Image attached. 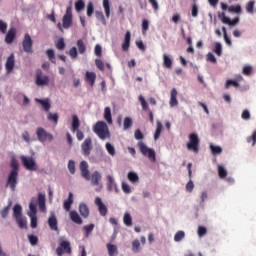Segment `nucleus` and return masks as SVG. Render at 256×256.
<instances>
[{
    "label": "nucleus",
    "mask_w": 256,
    "mask_h": 256,
    "mask_svg": "<svg viewBox=\"0 0 256 256\" xmlns=\"http://www.w3.org/2000/svg\"><path fill=\"white\" fill-rule=\"evenodd\" d=\"M94 133H96L99 139L105 141V139H109L111 134L109 133V126L104 121H98L94 126Z\"/></svg>",
    "instance_id": "obj_1"
},
{
    "label": "nucleus",
    "mask_w": 256,
    "mask_h": 256,
    "mask_svg": "<svg viewBox=\"0 0 256 256\" xmlns=\"http://www.w3.org/2000/svg\"><path fill=\"white\" fill-rule=\"evenodd\" d=\"M137 145L139 147L140 153L144 157H148V159H150L152 163H155V161H157L155 150L153 148L147 147V145L143 141L138 142Z\"/></svg>",
    "instance_id": "obj_2"
},
{
    "label": "nucleus",
    "mask_w": 256,
    "mask_h": 256,
    "mask_svg": "<svg viewBox=\"0 0 256 256\" xmlns=\"http://www.w3.org/2000/svg\"><path fill=\"white\" fill-rule=\"evenodd\" d=\"M22 165L27 169V171H37L39 167L37 166V162H35V159L33 157L29 156H21L20 157Z\"/></svg>",
    "instance_id": "obj_3"
},
{
    "label": "nucleus",
    "mask_w": 256,
    "mask_h": 256,
    "mask_svg": "<svg viewBox=\"0 0 256 256\" xmlns=\"http://www.w3.org/2000/svg\"><path fill=\"white\" fill-rule=\"evenodd\" d=\"M35 84L37 87H47L49 85V76L44 75L41 69L36 71Z\"/></svg>",
    "instance_id": "obj_4"
},
{
    "label": "nucleus",
    "mask_w": 256,
    "mask_h": 256,
    "mask_svg": "<svg viewBox=\"0 0 256 256\" xmlns=\"http://www.w3.org/2000/svg\"><path fill=\"white\" fill-rule=\"evenodd\" d=\"M188 151H194V153H199V136L196 133L189 135V142L187 143Z\"/></svg>",
    "instance_id": "obj_5"
},
{
    "label": "nucleus",
    "mask_w": 256,
    "mask_h": 256,
    "mask_svg": "<svg viewBox=\"0 0 256 256\" xmlns=\"http://www.w3.org/2000/svg\"><path fill=\"white\" fill-rule=\"evenodd\" d=\"M71 242L67 240H62L59 243V246L56 249V253L58 256H63V254L67 253L68 255H71Z\"/></svg>",
    "instance_id": "obj_6"
},
{
    "label": "nucleus",
    "mask_w": 256,
    "mask_h": 256,
    "mask_svg": "<svg viewBox=\"0 0 256 256\" xmlns=\"http://www.w3.org/2000/svg\"><path fill=\"white\" fill-rule=\"evenodd\" d=\"M36 135L40 143H45V141H53V134L48 133L43 127L37 128Z\"/></svg>",
    "instance_id": "obj_7"
},
{
    "label": "nucleus",
    "mask_w": 256,
    "mask_h": 256,
    "mask_svg": "<svg viewBox=\"0 0 256 256\" xmlns=\"http://www.w3.org/2000/svg\"><path fill=\"white\" fill-rule=\"evenodd\" d=\"M18 177H19V172H16V171H11L10 174L8 175L6 187H9L11 191H15V189L17 188Z\"/></svg>",
    "instance_id": "obj_8"
},
{
    "label": "nucleus",
    "mask_w": 256,
    "mask_h": 256,
    "mask_svg": "<svg viewBox=\"0 0 256 256\" xmlns=\"http://www.w3.org/2000/svg\"><path fill=\"white\" fill-rule=\"evenodd\" d=\"M81 149L82 155H84L85 157H89L93 149V140H91V138H86L81 144Z\"/></svg>",
    "instance_id": "obj_9"
},
{
    "label": "nucleus",
    "mask_w": 256,
    "mask_h": 256,
    "mask_svg": "<svg viewBox=\"0 0 256 256\" xmlns=\"http://www.w3.org/2000/svg\"><path fill=\"white\" fill-rule=\"evenodd\" d=\"M23 51L25 53H33V39H31V35L25 34L24 39L22 41Z\"/></svg>",
    "instance_id": "obj_10"
},
{
    "label": "nucleus",
    "mask_w": 256,
    "mask_h": 256,
    "mask_svg": "<svg viewBox=\"0 0 256 256\" xmlns=\"http://www.w3.org/2000/svg\"><path fill=\"white\" fill-rule=\"evenodd\" d=\"M218 17L224 25H229L230 27H235L237 23H239V17L234 18L233 20H230L229 17L225 16V12L219 13Z\"/></svg>",
    "instance_id": "obj_11"
},
{
    "label": "nucleus",
    "mask_w": 256,
    "mask_h": 256,
    "mask_svg": "<svg viewBox=\"0 0 256 256\" xmlns=\"http://www.w3.org/2000/svg\"><path fill=\"white\" fill-rule=\"evenodd\" d=\"M73 25V18L70 16H63L62 25L61 22L57 24L59 31L63 33V29H69Z\"/></svg>",
    "instance_id": "obj_12"
},
{
    "label": "nucleus",
    "mask_w": 256,
    "mask_h": 256,
    "mask_svg": "<svg viewBox=\"0 0 256 256\" xmlns=\"http://www.w3.org/2000/svg\"><path fill=\"white\" fill-rule=\"evenodd\" d=\"M16 37H17V28L12 27L8 30V32H6L4 41L7 45H11V43L15 41Z\"/></svg>",
    "instance_id": "obj_13"
},
{
    "label": "nucleus",
    "mask_w": 256,
    "mask_h": 256,
    "mask_svg": "<svg viewBox=\"0 0 256 256\" xmlns=\"http://www.w3.org/2000/svg\"><path fill=\"white\" fill-rule=\"evenodd\" d=\"M80 171L82 177L86 179V181H89V179H91V174L89 173V164L87 163V161L83 160L82 162H80Z\"/></svg>",
    "instance_id": "obj_14"
},
{
    "label": "nucleus",
    "mask_w": 256,
    "mask_h": 256,
    "mask_svg": "<svg viewBox=\"0 0 256 256\" xmlns=\"http://www.w3.org/2000/svg\"><path fill=\"white\" fill-rule=\"evenodd\" d=\"M95 205L98 207V211L102 217H105L107 215V206L103 204V200L101 198L96 197L94 201Z\"/></svg>",
    "instance_id": "obj_15"
},
{
    "label": "nucleus",
    "mask_w": 256,
    "mask_h": 256,
    "mask_svg": "<svg viewBox=\"0 0 256 256\" xmlns=\"http://www.w3.org/2000/svg\"><path fill=\"white\" fill-rule=\"evenodd\" d=\"M101 173L99 171H94L91 176L89 181H91V185H93V187H99V185H101Z\"/></svg>",
    "instance_id": "obj_16"
},
{
    "label": "nucleus",
    "mask_w": 256,
    "mask_h": 256,
    "mask_svg": "<svg viewBox=\"0 0 256 256\" xmlns=\"http://www.w3.org/2000/svg\"><path fill=\"white\" fill-rule=\"evenodd\" d=\"M6 71L7 73H11L13 69H15V54H11L6 61Z\"/></svg>",
    "instance_id": "obj_17"
},
{
    "label": "nucleus",
    "mask_w": 256,
    "mask_h": 256,
    "mask_svg": "<svg viewBox=\"0 0 256 256\" xmlns=\"http://www.w3.org/2000/svg\"><path fill=\"white\" fill-rule=\"evenodd\" d=\"M107 181L108 191H115L116 193H119V188L117 187V183H115L113 176H107Z\"/></svg>",
    "instance_id": "obj_18"
},
{
    "label": "nucleus",
    "mask_w": 256,
    "mask_h": 256,
    "mask_svg": "<svg viewBox=\"0 0 256 256\" xmlns=\"http://www.w3.org/2000/svg\"><path fill=\"white\" fill-rule=\"evenodd\" d=\"M69 215L73 223H76V225H83V219H81V216H79V213H77V211L72 210L69 212Z\"/></svg>",
    "instance_id": "obj_19"
},
{
    "label": "nucleus",
    "mask_w": 256,
    "mask_h": 256,
    "mask_svg": "<svg viewBox=\"0 0 256 256\" xmlns=\"http://www.w3.org/2000/svg\"><path fill=\"white\" fill-rule=\"evenodd\" d=\"M97 79V74L95 72L87 71L85 74V81L86 83L90 84V87H93L95 85V80Z\"/></svg>",
    "instance_id": "obj_20"
},
{
    "label": "nucleus",
    "mask_w": 256,
    "mask_h": 256,
    "mask_svg": "<svg viewBox=\"0 0 256 256\" xmlns=\"http://www.w3.org/2000/svg\"><path fill=\"white\" fill-rule=\"evenodd\" d=\"M73 202H74L73 193L69 192L68 198L64 200L63 209L67 212L71 211V205L73 204Z\"/></svg>",
    "instance_id": "obj_21"
},
{
    "label": "nucleus",
    "mask_w": 256,
    "mask_h": 256,
    "mask_svg": "<svg viewBox=\"0 0 256 256\" xmlns=\"http://www.w3.org/2000/svg\"><path fill=\"white\" fill-rule=\"evenodd\" d=\"M48 225L52 231H59V227L57 226V217H55V214H51L48 218Z\"/></svg>",
    "instance_id": "obj_22"
},
{
    "label": "nucleus",
    "mask_w": 256,
    "mask_h": 256,
    "mask_svg": "<svg viewBox=\"0 0 256 256\" xmlns=\"http://www.w3.org/2000/svg\"><path fill=\"white\" fill-rule=\"evenodd\" d=\"M106 247H107V251H108V255L109 256H117V255H119V250L117 248V245L111 244V243H107Z\"/></svg>",
    "instance_id": "obj_23"
},
{
    "label": "nucleus",
    "mask_w": 256,
    "mask_h": 256,
    "mask_svg": "<svg viewBox=\"0 0 256 256\" xmlns=\"http://www.w3.org/2000/svg\"><path fill=\"white\" fill-rule=\"evenodd\" d=\"M79 213L84 219H87V217H89V207L87 206V204L81 203L79 205Z\"/></svg>",
    "instance_id": "obj_24"
},
{
    "label": "nucleus",
    "mask_w": 256,
    "mask_h": 256,
    "mask_svg": "<svg viewBox=\"0 0 256 256\" xmlns=\"http://www.w3.org/2000/svg\"><path fill=\"white\" fill-rule=\"evenodd\" d=\"M130 45H131V32L127 31L125 34L124 43L122 44V50L129 51Z\"/></svg>",
    "instance_id": "obj_25"
},
{
    "label": "nucleus",
    "mask_w": 256,
    "mask_h": 256,
    "mask_svg": "<svg viewBox=\"0 0 256 256\" xmlns=\"http://www.w3.org/2000/svg\"><path fill=\"white\" fill-rule=\"evenodd\" d=\"M30 211L28 212L29 217L37 216V205L35 204V198H32L29 204Z\"/></svg>",
    "instance_id": "obj_26"
},
{
    "label": "nucleus",
    "mask_w": 256,
    "mask_h": 256,
    "mask_svg": "<svg viewBox=\"0 0 256 256\" xmlns=\"http://www.w3.org/2000/svg\"><path fill=\"white\" fill-rule=\"evenodd\" d=\"M35 101L36 103H40V105H42L46 113H49V109H51V103H49V100H42V99L36 98Z\"/></svg>",
    "instance_id": "obj_27"
},
{
    "label": "nucleus",
    "mask_w": 256,
    "mask_h": 256,
    "mask_svg": "<svg viewBox=\"0 0 256 256\" xmlns=\"http://www.w3.org/2000/svg\"><path fill=\"white\" fill-rule=\"evenodd\" d=\"M13 217L15 219L19 218V217H23V208L21 207V205L16 204L13 208Z\"/></svg>",
    "instance_id": "obj_28"
},
{
    "label": "nucleus",
    "mask_w": 256,
    "mask_h": 256,
    "mask_svg": "<svg viewBox=\"0 0 256 256\" xmlns=\"http://www.w3.org/2000/svg\"><path fill=\"white\" fill-rule=\"evenodd\" d=\"M179 104L177 101V90L174 88L171 90V96H170V106L175 107Z\"/></svg>",
    "instance_id": "obj_29"
},
{
    "label": "nucleus",
    "mask_w": 256,
    "mask_h": 256,
    "mask_svg": "<svg viewBox=\"0 0 256 256\" xmlns=\"http://www.w3.org/2000/svg\"><path fill=\"white\" fill-rule=\"evenodd\" d=\"M76 45L78 47L80 55L85 54V52L87 51V46L85 45V42H83V39L77 40Z\"/></svg>",
    "instance_id": "obj_30"
},
{
    "label": "nucleus",
    "mask_w": 256,
    "mask_h": 256,
    "mask_svg": "<svg viewBox=\"0 0 256 256\" xmlns=\"http://www.w3.org/2000/svg\"><path fill=\"white\" fill-rule=\"evenodd\" d=\"M16 219V223L20 229H27V218H23V216H20Z\"/></svg>",
    "instance_id": "obj_31"
},
{
    "label": "nucleus",
    "mask_w": 256,
    "mask_h": 256,
    "mask_svg": "<svg viewBox=\"0 0 256 256\" xmlns=\"http://www.w3.org/2000/svg\"><path fill=\"white\" fill-rule=\"evenodd\" d=\"M104 119H105V121H107V123L109 125H111V123H113V118L111 117V108L110 107H106L104 109Z\"/></svg>",
    "instance_id": "obj_32"
},
{
    "label": "nucleus",
    "mask_w": 256,
    "mask_h": 256,
    "mask_svg": "<svg viewBox=\"0 0 256 256\" xmlns=\"http://www.w3.org/2000/svg\"><path fill=\"white\" fill-rule=\"evenodd\" d=\"M163 65L166 67V69H171L173 67V60L167 55H163Z\"/></svg>",
    "instance_id": "obj_33"
},
{
    "label": "nucleus",
    "mask_w": 256,
    "mask_h": 256,
    "mask_svg": "<svg viewBox=\"0 0 256 256\" xmlns=\"http://www.w3.org/2000/svg\"><path fill=\"white\" fill-rule=\"evenodd\" d=\"M80 122L79 117L77 115L72 116V132L75 133V131L79 130Z\"/></svg>",
    "instance_id": "obj_34"
},
{
    "label": "nucleus",
    "mask_w": 256,
    "mask_h": 256,
    "mask_svg": "<svg viewBox=\"0 0 256 256\" xmlns=\"http://www.w3.org/2000/svg\"><path fill=\"white\" fill-rule=\"evenodd\" d=\"M161 131H163V124H161V121H157V128L154 133V140L157 141L159 137H161Z\"/></svg>",
    "instance_id": "obj_35"
},
{
    "label": "nucleus",
    "mask_w": 256,
    "mask_h": 256,
    "mask_svg": "<svg viewBox=\"0 0 256 256\" xmlns=\"http://www.w3.org/2000/svg\"><path fill=\"white\" fill-rule=\"evenodd\" d=\"M38 207L40 211H45V195H38Z\"/></svg>",
    "instance_id": "obj_36"
},
{
    "label": "nucleus",
    "mask_w": 256,
    "mask_h": 256,
    "mask_svg": "<svg viewBox=\"0 0 256 256\" xmlns=\"http://www.w3.org/2000/svg\"><path fill=\"white\" fill-rule=\"evenodd\" d=\"M246 11L247 13H249L250 15H253L254 11H255V0H250L247 4H246Z\"/></svg>",
    "instance_id": "obj_37"
},
{
    "label": "nucleus",
    "mask_w": 256,
    "mask_h": 256,
    "mask_svg": "<svg viewBox=\"0 0 256 256\" xmlns=\"http://www.w3.org/2000/svg\"><path fill=\"white\" fill-rule=\"evenodd\" d=\"M103 7H104L105 15L107 19H109V17L111 16V7L109 5V0H103Z\"/></svg>",
    "instance_id": "obj_38"
},
{
    "label": "nucleus",
    "mask_w": 256,
    "mask_h": 256,
    "mask_svg": "<svg viewBox=\"0 0 256 256\" xmlns=\"http://www.w3.org/2000/svg\"><path fill=\"white\" fill-rule=\"evenodd\" d=\"M183 239H185V232L183 230L176 232V234L174 235V241L176 243H179L183 241Z\"/></svg>",
    "instance_id": "obj_39"
},
{
    "label": "nucleus",
    "mask_w": 256,
    "mask_h": 256,
    "mask_svg": "<svg viewBox=\"0 0 256 256\" xmlns=\"http://www.w3.org/2000/svg\"><path fill=\"white\" fill-rule=\"evenodd\" d=\"M128 180L130 183H139V176L135 172H129Z\"/></svg>",
    "instance_id": "obj_40"
},
{
    "label": "nucleus",
    "mask_w": 256,
    "mask_h": 256,
    "mask_svg": "<svg viewBox=\"0 0 256 256\" xmlns=\"http://www.w3.org/2000/svg\"><path fill=\"white\" fill-rule=\"evenodd\" d=\"M85 9V2L83 0H78L75 2V10L77 13H81Z\"/></svg>",
    "instance_id": "obj_41"
},
{
    "label": "nucleus",
    "mask_w": 256,
    "mask_h": 256,
    "mask_svg": "<svg viewBox=\"0 0 256 256\" xmlns=\"http://www.w3.org/2000/svg\"><path fill=\"white\" fill-rule=\"evenodd\" d=\"M123 221L126 227H131V225H133V219L131 218V214L129 213L124 214Z\"/></svg>",
    "instance_id": "obj_42"
},
{
    "label": "nucleus",
    "mask_w": 256,
    "mask_h": 256,
    "mask_svg": "<svg viewBox=\"0 0 256 256\" xmlns=\"http://www.w3.org/2000/svg\"><path fill=\"white\" fill-rule=\"evenodd\" d=\"M9 211H11V203L3 208V210L0 211V215L2 219H7V215H9Z\"/></svg>",
    "instance_id": "obj_43"
},
{
    "label": "nucleus",
    "mask_w": 256,
    "mask_h": 256,
    "mask_svg": "<svg viewBox=\"0 0 256 256\" xmlns=\"http://www.w3.org/2000/svg\"><path fill=\"white\" fill-rule=\"evenodd\" d=\"M95 229V224H90L84 226V231H85V237H89L91 233H93V230Z\"/></svg>",
    "instance_id": "obj_44"
},
{
    "label": "nucleus",
    "mask_w": 256,
    "mask_h": 256,
    "mask_svg": "<svg viewBox=\"0 0 256 256\" xmlns=\"http://www.w3.org/2000/svg\"><path fill=\"white\" fill-rule=\"evenodd\" d=\"M95 15L98 21H100L103 25H107V21L105 20V15H103V12L96 11Z\"/></svg>",
    "instance_id": "obj_45"
},
{
    "label": "nucleus",
    "mask_w": 256,
    "mask_h": 256,
    "mask_svg": "<svg viewBox=\"0 0 256 256\" xmlns=\"http://www.w3.org/2000/svg\"><path fill=\"white\" fill-rule=\"evenodd\" d=\"M214 53H216L218 57H221V55H223V47L221 46V43H215Z\"/></svg>",
    "instance_id": "obj_46"
},
{
    "label": "nucleus",
    "mask_w": 256,
    "mask_h": 256,
    "mask_svg": "<svg viewBox=\"0 0 256 256\" xmlns=\"http://www.w3.org/2000/svg\"><path fill=\"white\" fill-rule=\"evenodd\" d=\"M28 240L30 245H32V247H35V245H37V243H39V238L33 234L28 235Z\"/></svg>",
    "instance_id": "obj_47"
},
{
    "label": "nucleus",
    "mask_w": 256,
    "mask_h": 256,
    "mask_svg": "<svg viewBox=\"0 0 256 256\" xmlns=\"http://www.w3.org/2000/svg\"><path fill=\"white\" fill-rule=\"evenodd\" d=\"M48 121H53L56 125L59 123V115L57 113H48Z\"/></svg>",
    "instance_id": "obj_48"
},
{
    "label": "nucleus",
    "mask_w": 256,
    "mask_h": 256,
    "mask_svg": "<svg viewBox=\"0 0 256 256\" xmlns=\"http://www.w3.org/2000/svg\"><path fill=\"white\" fill-rule=\"evenodd\" d=\"M10 167L12 168V171H15L16 173H19V162L17 161V159L12 158L11 163H10Z\"/></svg>",
    "instance_id": "obj_49"
},
{
    "label": "nucleus",
    "mask_w": 256,
    "mask_h": 256,
    "mask_svg": "<svg viewBox=\"0 0 256 256\" xmlns=\"http://www.w3.org/2000/svg\"><path fill=\"white\" fill-rule=\"evenodd\" d=\"M46 55H47L49 61H51V63H56L55 62V51H53V49H48L46 51Z\"/></svg>",
    "instance_id": "obj_50"
},
{
    "label": "nucleus",
    "mask_w": 256,
    "mask_h": 256,
    "mask_svg": "<svg viewBox=\"0 0 256 256\" xmlns=\"http://www.w3.org/2000/svg\"><path fill=\"white\" fill-rule=\"evenodd\" d=\"M228 11L229 13H241L243 9L241 8V5H236V6H229Z\"/></svg>",
    "instance_id": "obj_51"
},
{
    "label": "nucleus",
    "mask_w": 256,
    "mask_h": 256,
    "mask_svg": "<svg viewBox=\"0 0 256 256\" xmlns=\"http://www.w3.org/2000/svg\"><path fill=\"white\" fill-rule=\"evenodd\" d=\"M56 48L59 51H63V49H65V39L59 38L58 41L56 42Z\"/></svg>",
    "instance_id": "obj_52"
},
{
    "label": "nucleus",
    "mask_w": 256,
    "mask_h": 256,
    "mask_svg": "<svg viewBox=\"0 0 256 256\" xmlns=\"http://www.w3.org/2000/svg\"><path fill=\"white\" fill-rule=\"evenodd\" d=\"M246 141H247V143H251L252 147H255V144H256V130L252 133L251 136L247 137Z\"/></svg>",
    "instance_id": "obj_53"
},
{
    "label": "nucleus",
    "mask_w": 256,
    "mask_h": 256,
    "mask_svg": "<svg viewBox=\"0 0 256 256\" xmlns=\"http://www.w3.org/2000/svg\"><path fill=\"white\" fill-rule=\"evenodd\" d=\"M95 65L99 71H105V63L101 59H96L95 60Z\"/></svg>",
    "instance_id": "obj_54"
},
{
    "label": "nucleus",
    "mask_w": 256,
    "mask_h": 256,
    "mask_svg": "<svg viewBox=\"0 0 256 256\" xmlns=\"http://www.w3.org/2000/svg\"><path fill=\"white\" fill-rule=\"evenodd\" d=\"M218 175L220 179H225L227 177V170L223 166H218Z\"/></svg>",
    "instance_id": "obj_55"
},
{
    "label": "nucleus",
    "mask_w": 256,
    "mask_h": 256,
    "mask_svg": "<svg viewBox=\"0 0 256 256\" xmlns=\"http://www.w3.org/2000/svg\"><path fill=\"white\" fill-rule=\"evenodd\" d=\"M139 247H141V242H139V239H135L132 242V250L134 251V253H138Z\"/></svg>",
    "instance_id": "obj_56"
},
{
    "label": "nucleus",
    "mask_w": 256,
    "mask_h": 256,
    "mask_svg": "<svg viewBox=\"0 0 256 256\" xmlns=\"http://www.w3.org/2000/svg\"><path fill=\"white\" fill-rule=\"evenodd\" d=\"M94 11H95V8L93 6V2H89L87 5V17H92Z\"/></svg>",
    "instance_id": "obj_57"
},
{
    "label": "nucleus",
    "mask_w": 256,
    "mask_h": 256,
    "mask_svg": "<svg viewBox=\"0 0 256 256\" xmlns=\"http://www.w3.org/2000/svg\"><path fill=\"white\" fill-rule=\"evenodd\" d=\"M210 149H211V151H212V155H219V154H221L222 151H223V149H222L221 147H219V146H213V145L210 146Z\"/></svg>",
    "instance_id": "obj_58"
},
{
    "label": "nucleus",
    "mask_w": 256,
    "mask_h": 256,
    "mask_svg": "<svg viewBox=\"0 0 256 256\" xmlns=\"http://www.w3.org/2000/svg\"><path fill=\"white\" fill-rule=\"evenodd\" d=\"M106 151L109 153V155H112V157L115 155V147L109 142L106 143Z\"/></svg>",
    "instance_id": "obj_59"
},
{
    "label": "nucleus",
    "mask_w": 256,
    "mask_h": 256,
    "mask_svg": "<svg viewBox=\"0 0 256 256\" xmlns=\"http://www.w3.org/2000/svg\"><path fill=\"white\" fill-rule=\"evenodd\" d=\"M230 85H232V87H239V83L236 80H227L225 83V89H229Z\"/></svg>",
    "instance_id": "obj_60"
},
{
    "label": "nucleus",
    "mask_w": 256,
    "mask_h": 256,
    "mask_svg": "<svg viewBox=\"0 0 256 256\" xmlns=\"http://www.w3.org/2000/svg\"><path fill=\"white\" fill-rule=\"evenodd\" d=\"M68 170L71 173V175H75V161L69 160V162H68Z\"/></svg>",
    "instance_id": "obj_61"
},
{
    "label": "nucleus",
    "mask_w": 256,
    "mask_h": 256,
    "mask_svg": "<svg viewBox=\"0 0 256 256\" xmlns=\"http://www.w3.org/2000/svg\"><path fill=\"white\" fill-rule=\"evenodd\" d=\"M7 27V22L0 20V33H3V35H5V33H7Z\"/></svg>",
    "instance_id": "obj_62"
},
{
    "label": "nucleus",
    "mask_w": 256,
    "mask_h": 256,
    "mask_svg": "<svg viewBox=\"0 0 256 256\" xmlns=\"http://www.w3.org/2000/svg\"><path fill=\"white\" fill-rule=\"evenodd\" d=\"M133 125V120L130 117L124 119V129H129Z\"/></svg>",
    "instance_id": "obj_63"
},
{
    "label": "nucleus",
    "mask_w": 256,
    "mask_h": 256,
    "mask_svg": "<svg viewBox=\"0 0 256 256\" xmlns=\"http://www.w3.org/2000/svg\"><path fill=\"white\" fill-rule=\"evenodd\" d=\"M69 56L71 57V59H77V56H78L77 47H72L69 50Z\"/></svg>",
    "instance_id": "obj_64"
}]
</instances>
